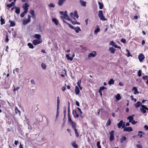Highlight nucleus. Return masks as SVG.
I'll return each instance as SVG.
<instances>
[{
    "mask_svg": "<svg viewBox=\"0 0 148 148\" xmlns=\"http://www.w3.org/2000/svg\"><path fill=\"white\" fill-rule=\"evenodd\" d=\"M60 14L63 16H61V18H62L64 19L65 20H67L71 21V23L73 24H76L75 21H72L68 17L67 14V12L66 11L65 12L61 11L60 12Z\"/></svg>",
    "mask_w": 148,
    "mask_h": 148,
    "instance_id": "f257e3e1",
    "label": "nucleus"
},
{
    "mask_svg": "<svg viewBox=\"0 0 148 148\" xmlns=\"http://www.w3.org/2000/svg\"><path fill=\"white\" fill-rule=\"evenodd\" d=\"M141 112L143 114H145L147 112L146 110H148V108L144 105H142L140 108Z\"/></svg>",
    "mask_w": 148,
    "mask_h": 148,
    "instance_id": "f03ea898",
    "label": "nucleus"
},
{
    "mask_svg": "<svg viewBox=\"0 0 148 148\" xmlns=\"http://www.w3.org/2000/svg\"><path fill=\"white\" fill-rule=\"evenodd\" d=\"M98 15L100 19L102 21L106 20L107 19H106L105 16L103 14V11L102 10H99L98 12Z\"/></svg>",
    "mask_w": 148,
    "mask_h": 148,
    "instance_id": "7ed1b4c3",
    "label": "nucleus"
},
{
    "mask_svg": "<svg viewBox=\"0 0 148 148\" xmlns=\"http://www.w3.org/2000/svg\"><path fill=\"white\" fill-rule=\"evenodd\" d=\"M29 4L27 2L25 3L22 5V7L24 10V11L28 12V7H29Z\"/></svg>",
    "mask_w": 148,
    "mask_h": 148,
    "instance_id": "20e7f679",
    "label": "nucleus"
},
{
    "mask_svg": "<svg viewBox=\"0 0 148 148\" xmlns=\"http://www.w3.org/2000/svg\"><path fill=\"white\" fill-rule=\"evenodd\" d=\"M122 128L124 129L123 131L126 132H131L132 131V129L131 127H125V126L123 125L122 127Z\"/></svg>",
    "mask_w": 148,
    "mask_h": 148,
    "instance_id": "39448f33",
    "label": "nucleus"
},
{
    "mask_svg": "<svg viewBox=\"0 0 148 148\" xmlns=\"http://www.w3.org/2000/svg\"><path fill=\"white\" fill-rule=\"evenodd\" d=\"M145 58V57L144 55L142 53H140L138 56L139 60L140 62H142Z\"/></svg>",
    "mask_w": 148,
    "mask_h": 148,
    "instance_id": "423d86ee",
    "label": "nucleus"
},
{
    "mask_svg": "<svg viewBox=\"0 0 148 148\" xmlns=\"http://www.w3.org/2000/svg\"><path fill=\"white\" fill-rule=\"evenodd\" d=\"M114 131L113 130H112L110 132V141L113 140L114 139Z\"/></svg>",
    "mask_w": 148,
    "mask_h": 148,
    "instance_id": "0eeeda50",
    "label": "nucleus"
},
{
    "mask_svg": "<svg viewBox=\"0 0 148 148\" xmlns=\"http://www.w3.org/2000/svg\"><path fill=\"white\" fill-rule=\"evenodd\" d=\"M125 122H124L123 120H121L117 124L118 127L120 128L121 127H122L123 125L125 126Z\"/></svg>",
    "mask_w": 148,
    "mask_h": 148,
    "instance_id": "6e6552de",
    "label": "nucleus"
},
{
    "mask_svg": "<svg viewBox=\"0 0 148 148\" xmlns=\"http://www.w3.org/2000/svg\"><path fill=\"white\" fill-rule=\"evenodd\" d=\"M41 42V41L38 40H34L32 41L33 44L35 45L39 44Z\"/></svg>",
    "mask_w": 148,
    "mask_h": 148,
    "instance_id": "1a4fd4ad",
    "label": "nucleus"
},
{
    "mask_svg": "<svg viewBox=\"0 0 148 148\" xmlns=\"http://www.w3.org/2000/svg\"><path fill=\"white\" fill-rule=\"evenodd\" d=\"M66 1V0H58L57 2V4L59 6H61Z\"/></svg>",
    "mask_w": 148,
    "mask_h": 148,
    "instance_id": "9d476101",
    "label": "nucleus"
},
{
    "mask_svg": "<svg viewBox=\"0 0 148 148\" xmlns=\"http://www.w3.org/2000/svg\"><path fill=\"white\" fill-rule=\"evenodd\" d=\"M96 54L95 51H93V52L90 53L88 55L89 58L94 57H95Z\"/></svg>",
    "mask_w": 148,
    "mask_h": 148,
    "instance_id": "9b49d317",
    "label": "nucleus"
},
{
    "mask_svg": "<svg viewBox=\"0 0 148 148\" xmlns=\"http://www.w3.org/2000/svg\"><path fill=\"white\" fill-rule=\"evenodd\" d=\"M79 2L82 6L83 7H86V2L82 0H80L79 1Z\"/></svg>",
    "mask_w": 148,
    "mask_h": 148,
    "instance_id": "f8f14e48",
    "label": "nucleus"
},
{
    "mask_svg": "<svg viewBox=\"0 0 148 148\" xmlns=\"http://www.w3.org/2000/svg\"><path fill=\"white\" fill-rule=\"evenodd\" d=\"M134 115L133 114L132 115L130 116L127 117V119L129 120V122H131L134 119Z\"/></svg>",
    "mask_w": 148,
    "mask_h": 148,
    "instance_id": "ddd939ff",
    "label": "nucleus"
},
{
    "mask_svg": "<svg viewBox=\"0 0 148 148\" xmlns=\"http://www.w3.org/2000/svg\"><path fill=\"white\" fill-rule=\"evenodd\" d=\"M75 93L76 95H78L79 94L80 92V90L79 87L77 86H75Z\"/></svg>",
    "mask_w": 148,
    "mask_h": 148,
    "instance_id": "4468645a",
    "label": "nucleus"
},
{
    "mask_svg": "<svg viewBox=\"0 0 148 148\" xmlns=\"http://www.w3.org/2000/svg\"><path fill=\"white\" fill-rule=\"evenodd\" d=\"M142 103L139 101H138L136 103L134 104V106L136 108H137L139 107L140 106L142 105Z\"/></svg>",
    "mask_w": 148,
    "mask_h": 148,
    "instance_id": "2eb2a0df",
    "label": "nucleus"
},
{
    "mask_svg": "<svg viewBox=\"0 0 148 148\" xmlns=\"http://www.w3.org/2000/svg\"><path fill=\"white\" fill-rule=\"evenodd\" d=\"M109 50L110 52L112 54L114 53L115 51V49L112 47H110Z\"/></svg>",
    "mask_w": 148,
    "mask_h": 148,
    "instance_id": "dca6fc26",
    "label": "nucleus"
},
{
    "mask_svg": "<svg viewBox=\"0 0 148 148\" xmlns=\"http://www.w3.org/2000/svg\"><path fill=\"white\" fill-rule=\"evenodd\" d=\"M15 8L16 9L15 10V12L17 14H19L20 12V8L16 7H15Z\"/></svg>",
    "mask_w": 148,
    "mask_h": 148,
    "instance_id": "f3484780",
    "label": "nucleus"
},
{
    "mask_svg": "<svg viewBox=\"0 0 148 148\" xmlns=\"http://www.w3.org/2000/svg\"><path fill=\"white\" fill-rule=\"evenodd\" d=\"M52 21L56 25H57L58 24V21L56 18H52Z\"/></svg>",
    "mask_w": 148,
    "mask_h": 148,
    "instance_id": "a211bd4d",
    "label": "nucleus"
},
{
    "mask_svg": "<svg viewBox=\"0 0 148 148\" xmlns=\"http://www.w3.org/2000/svg\"><path fill=\"white\" fill-rule=\"evenodd\" d=\"M15 1H14L12 2L10 4H7V6L8 7H9V8H10L12 6L14 5L15 3Z\"/></svg>",
    "mask_w": 148,
    "mask_h": 148,
    "instance_id": "6ab92c4d",
    "label": "nucleus"
},
{
    "mask_svg": "<svg viewBox=\"0 0 148 148\" xmlns=\"http://www.w3.org/2000/svg\"><path fill=\"white\" fill-rule=\"evenodd\" d=\"M110 44L113 46L114 47H117V45L115 42H114L113 41H111L110 42Z\"/></svg>",
    "mask_w": 148,
    "mask_h": 148,
    "instance_id": "aec40b11",
    "label": "nucleus"
},
{
    "mask_svg": "<svg viewBox=\"0 0 148 148\" xmlns=\"http://www.w3.org/2000/svg\"><path fill=\"white\" fill-rule=\"evenodd\" d=\"M71 124L72 125V127L74 129V130H77L76 128V124L74 122L71 123Z\"/></svg>",
    "mask_w": 148,
    "mask_h": 148,
    "instance_id": "412c9836",
    "label": "nucleus"
},
{
    "mask_svg": "<svg viewBox=\"0 0 148 148\" xmlns=\"http://www.w3.org/2000/svg\"><path fill=\"white\" fill-rule=\"evenodd\" d=\"M34 37L36 39L40 40L41 37V35L39 34H35Z\"/></svg>",
    "mask_w": 148,
    "mask_h": 148,
    "instance_id": "4be33fe9",
    "label": "nucleus"
},
{
    "mask_svg": "<svg viewBox=\"0 0 148 148\" xmlns=\"http://www.w3.org/2000/svg\"><path fill=\"white\" fill-rule=\"evenodd\" d=\"M30 22V21L27 19L23 21V24L24 25H25L28 24Z\"/></svg>",
    "mask_w": 148,
    "mask_h": 148,
    "instance_id": "5701e85b",
    "label": "nucleus"
},
{
    "mask_svg": "<svg viewBox=\"0 0 148 148\" xmlns=\"http://www.w3.org/2000/svg\"><path fill=\"white\" fill-rule=\"evenodd\" d=\"M68 121L70 123H72V122H73V121L71 118L70 113H69L68 114Z\"/></svg>",
    "mask_w": 148,
    "mask_h": 148,
    "instance_id": "b1692460",
    "label": "nucleus"
},
{
    "mask_svg": "<svg viewBox=\"0 0 148 148\" xmlns=\"http://www.w3.org/2000/svg\"><path fill=\"white\" fill-rule=\"evenodd\" d=\"M132 90L134 91V94H136L138 93V89L136 87H134L133 88Z\"/></svg>",
    "mask_w": 148,
    "mask_h": 148,
    "instance_id": "393cba45",
    "label": "nucleus"
},
{
    "mask_svg": "<svg viewBox=\"0 0 148 148\" xmlns=\"http://www.w3.org/2000/svg\"><path fill=\"white\" fill-rule=\"evenodd\" d=\"M126 140V137L124 136L122 137L120 141L121 143H123L124 141H125Z\"/></svg>",
    "mask_w": 148,
    "mask_h": 148,
    "instance_id": "a878e982",
    "label": "nucleus"
},
{
    "mask_svg": "<svg viewBox=\"0 0 148 148\" xmlns=\"http://www.w3.org/2000/svg\"><path fill=\"white\" fill-rule=\"evenodd\" d=\"M108 84L110 85H111V84H114V81L113 79H111L108 82Z\"/></svg>",
    "mask_w": 148,
    "mask_h": 148,
    "instance_id": "bb28decb",
    "label": "nucleus"
},
{
    "mask_svg": "<svg viewBox=\"0 0 148 148\" xmlns=\"http://www.w3.org/2000/svg\"><path fill=\"white\" fill-rule=\"evenodd\" d=\"M116 99L118 100H119L121 99V97L119 94L118 93L115 97Z\"/></svg>",
    "mask_w": 148,
    "mask_h": 148,
    "instance_id": "cd10ccee",
    "label": "nucleus"
},
{
    "mask_svg": "<svg viewBox=\"0 0 148 148\" xmlns=\"http://www.w3.org/2000/svg\"><path fill=\"white\" fill-rule=\"evenodd\" d=\"M73 29L75 30L76 33H78L79 31L81 30L80 28L79 27H75Z\"/></svg>",
    "mask_w": 148,
    "mask_h": 148,
    "instance_id": "c85d7f7f",
    "label": "nucleus"
},
{
    "mask_svg": "<svg viewBox=\"0 0 148 148\" xmlns=\"http://www.w3.org/2000/svg\"><path fill=\"white\" fill-rule=\"evenodd\" d=\"M1 19H0V21H1V25H2L3 24H4L5 23V21L4 19L2 18V16H1Z\"/></svg>",
    "mask_w": 148,
    "mask_h": 148,
    "instance_id": "c756f323",
    "label": "nucleus"
},
{
    "mask_svg": "<svg viewBox=\"0 0 148 148\" xmlns=\"http://www.w3.org/2000/svg\"><path fill=\"white\" fill-rule=\"evenodd\" d=\"M100 29L99 27L97 28L94 31V34L97 35L98 32L100 31Z\"/></svg>",
    "mask_w": 148,
    "mask_h": 148,
    "instance_id": "7c9ffc66",
    "label": "nucleus"
},
{
    "mask_svg": "<svg viewBox=\"0 0 148 148\" xmlns=\"http://www.w3.org/2000/svg\"><path fill=\"white\" fill-rule=\"evenodd\" d=\"M72 146L75 148H77L78 147V145L75 143V142H73L72 144Z\"/></svg>",
    "mask_w": 148,
    "mask_h": 148,
    "instance_id": "2f4dec72",
    "label": "nucleus"
},
{
    "mask_svg": "<svg viewBox=\"0 0 148 148\" xmlns=\"http://www.w3.org/2000/svg\"><path fill=\"white\" fill-rule=\"evenodd\" d=\"M15 112L16 114L18 113L19 114H20V111L18 110L17 107H15Z\"/></svg>",
    "mask_w": 148,
    "mask_h": 148,
    "instance_id": "473e14b6",
    "label": "nucleus"
},
{
    "mask_svg": "<svg viewBox=\"0 0 148 148\" xmlns=\"http://www.w3.org/2000/svg\"><path fill=\"white\" fill-rule=\"evenodd\" d=\"M98 3L99 6V8L100 9H102L103 8V4L102 3L99 2Z\"/></svg>",
    "mask_w": 148,
    "mask_h": 148,
    "instance_id": "72a5a7b5",
    "label": "nucleus"
},
{
    "mask_svg": "<svg viewBox=\"0 0 148 148\" xmlns=\"http://www.w3.org/2000/svg\"><path fill=\"white\" fill-rule=\"evenodd\" d=\"M9 22L10 23V26L13 27L15 25V23L14 21H11L10 20Z\"/></svg>",
    "mask_w": 148,
    "mask_h": 148,
    "instance_id": "f704fd0d",
    "label": "nucleus"
},
{
    "mask_svg": "<svg viewBox=\"0 0 148 148\" xmlns=\"http://www.w3.org/2000/svg\"><path fill=\"white\" fill-rule=\"evenodd\" d=\"M66 57L68 60L72 61L73 60V58L72 57H70L69 54L66 55Z\"/></svg>",
    "mask_w": 148,
    "mask_h": 148,
    "instance_id": "c9c22d12",
    "label": "nucleus"
},
{
    "mask_svg": "<svg viewBox=\"0 0 148 148\" xmlns=\"http://www.w3.org/2000/svg\"><path fill=\"white\" fill-rule=\"evenodd\" d=\"M41 67L43 69L45 70L46 69V65L45 64L42 63L41 64Z\"/></svg>",
    "mask_w": 148,
    "mask_h": 148,
    "instance_id": "e433bc0d",
    "label": "nucleus"
},
{
    "mask_svg": "<svg viewBox=\"0 0 148 148\" xmlns=\"http://www.w3.org/2000/svg\"><path fill=\"white\" fill-rule=\"evenodd\" d=\"M27 45L30 48L33 49L34 48L33 45L31 43H28L27 44Z\"/></svg>",
    "mask_w": 148,
    "mask_h": 148,
    "instance_id": "4c0bfd02",
    "label": "nucleus"
},
{
    "mask_svg": "<svg viewBox=\"0 0 148 148\" xmlns=\"http://www.w3.org/2000/svg\"><path fill=\"white\" fill-rule=\"evenodd\" d=\"M27 12L26 11L25 12V11H24L21 14V18L23 17L24 16L25 14H26Z\"/></svg>",
    "mask_w": 148,
    "mask_h": 148,
    "instance_id": "58836bf2",
    "label": "nucleus"
},
{
    "mask_svg": "<svg viewBox=\"0 0 148 148\" xmlns=\"http://www.w3.org/2000/svg\"><path fill=\"white\" fill-rule=\"evenodd\" d=\"M70 16L72 18H73V19L74 20H76L75 18V16L73 13L71 12L70 13Z\"/></svg>",
    "mask_w": 148,
    "mask_h": 148,
    "instance_id": "ea45409f",
    "label": "nucleus"
},
{
    "mask_svg": "<svg viewBox=\"0 0 148 148\" xmlns=\"http://www.w3.org/2000/svg\"><path fill=\"white\" fill-rule=\"evenodd\" d=\"M111 123V122L110 121V119H109L107 121V122L106 124V126L107 127Z\"/></svg>",
    "mask_w": 148,
    "mask_h": 148,
    "instance_id": "a19ab883",
    "label": "nucleus"
},
{
    "mask_svg": "<svg viewBox=\"0 0 148 148\" xmlns=\"http://www.w3.org/2000/svg\"><path fill=\"white\" fill-rule=\"evenodd\" d=\"M60 100L59 97H57V106H59Z\"/></svg>",
    "mask_w": 148,
    "mask_h": 148,
    "instance_id": "79ce46f5",
    "label": "nucleus"
},
{
    "mask_svg": "<svg viewBox=\"0 0 148 148\" xmlns=\"http://www.w3.org/2000/svg\"><path fill=\"white\" fill-rule=\"evenodd\" d=\"M72 114L74 116L77 114L76 110H73L72 111Z\"/></svg>",
    "mask_w": 148,
    "mask_h": 148,
    "instance_id": "37998d69",
    "label": "nucleus"
},
{
    "mask_svg": "<svg viewBox=\"0 0 148 148\" xmlns=\"http://www.w3.org/2000/svg\"><path fill=\"white\" fill-rule=\"evenodd\" d=\"M55 5L53 3H50L49 5V8H54L55 7Z\"/></svg>",
    "mask_w": 148,
    "mask_h": 148,
    "instance_id": "c03bdc74",
    "label": "nucleus"
},
{
    "mask_svg": "<svg viewBox=\"0 0 148 148\" xmlns=\"http://www.w3.org/2000/svg\"><path fill=\"white\" fill-rule=\"evenodd\" d=\"M97 146L98 148H101L100 145V142L99 141H98L97 142Z\"/></svg>",
    "mask_w": 148,
    "mask_h": 148,
    "instance_id": "a18cd8bd",
    "label": "nucleus"
},
{
    "mask_svg": "<svg viewBox=\"0 0 148 148\" xmlns=\"http://www.w3.org/2000/svg\"><path fill=\"white\" fill-rule=\"evenodd\" d=\"M76 136L77 137H78L79 136V134L78 133L77 130H74Z\"/></svg>",
    "mask_w": 148,
    "mask_h": 148,
    "instance_id": "49530a36",
    "label": "nucleus"
},
{
    "mask_svg": "<svg viewBox=\"0 0 148 148\" xmlns=\"http://www.w3.org/2000/svg\"><path fill=\"white\" fill-rule=\"evenodd\" d=\"M142 71L141 70H139L138 72V76L139 77H140L141 75Z\"/></svg>",
    "mask_w": 148,
    "mask_h": 148,
    "instance_id": "de8ad7c7",
    "label": "nucleus"
},
{
    "mask_svg": "<svg viewBox=\"0 0 148 148\" xmlns=\"http://www.w3.org/2000/svg\"><path fill=\"white\" fill-rule=\"evenodd\" d=\"M130 123L133 125H135L137 123V122L133 120Z\"/></svg>",
    "mask_w": 148,
    "mask_h": 148,
    "instance_id": "09e8293b",
    "label": "nucleus"
},
{
    "mask_svg": "<svg viewBox=\"0 0 148 148\" xmlns=\"http://www.w3.org/2000/svg\"><path fill=\"white\" fill-rule=\"evenodd\" d=\"M9 41V39L8 38V35H6V38L5 39V41L6 42H8Z\"/></svg>",
    "mask_w": 148,
    "mask_h": 148,
    "instance_id": "8fccbe9b",
    "label": "nucleus"
},
{
    "mask_svg": "<svg viewBox=\"0 0 148 148\" xmlns=\"http://www.w3.org/2000/svg\"><path fill=\"white\" fill-rule=\"evenodd\" d=\"M126 51H127V56L128 57H129L130 56H132L130 54V53L129 51H128V50L127 49L126 50Z\"/></svg>",
    "mask_w": 148,
    "mask_h": 148,
    "instance_id": "3c124183",
    "label": "nucleus"
},
{
    "mask_svg": "<svg viewBox=\"0 0 148 148\" xmlns=\"http://www.w3.org/2000/svg\"><path fill=\"white\" fill-rule=\"evenodd\" d=\"M29 13L32 15L34 14V10H30L29 12Z\"/></svg>",
    "mask_w": 148,
    "mask_h": 148,
    "instance_id": "603ef678",
    "label": "nucleus"
},
{
    "mask_svg": "<svg viewBox=\"0 0 148 148\" xmlns=\"http://www.w3.org/2000/svg\"><path fill=\"white\" fill-rule=\"evenodd\" d=\"M13 36L14 38H15L17 35V32L14 31L12 33Z\"/></svg>",
    "mask_w": 148,
    "mask_h": 148,
    "instance_id": "864d4df0",
    "label": "nucleus"
},
{
    "mask_svg": "<svg viewBox=\"0 0 148 148\" xmlns=\"http://www.w3.org/2000/svg\"><path fill=\"white\" fill-rule=\"evenodd\" d=\"M121 42L124 43H125L126 40L125 39L122 38L121 40Z\"/></svg>",
    "mask_w": 148,
    "mask_h": 148,
    "instance_id": "5fc2aeb1",
    "label": "nucleus"
},
{
    "mask_svg": "<svg viewBox=\"0 0 148 148\" xmlns=\"http://www.w3.org/2000/svg\"><path fill=\"white\" fill-rule=\"evenodd\" d=\"M106 89V88L104 86H102L100 87L99 90H102Z\"/></svg>",
    "mask_w": 148,
    "mask_h": 148,
    "instance_id": "6e6d98bb",
    "label": "nucleus"
},
{
    "mask_svg": "<svg viewBox=\"0 0 148 148\" xmlns=\"http://www.w3.org/2000/svg\"><path fill=\"white\" fill-rule=\"evenodd\" d=\"M148 78V76L146 75L143 76L142 77V78L144 80H146Z\"/></svg>",
    "mask_w": 148,
    "mask_h": 148,
    "instance_id": "4d7b16f0",
    "label": "nucleus"
},
{
    "mask_svg": "<svg viewBox=\"0 0 148 148\" xmlns=\"http://www.w3.org/2000/svg\"><path fill=\"white\" fill-rule=\"evenodd\" d=\"M64 115H66V108L65 106H64Z\"/></svg>",
    "mask_w": 148,
    "mask_h": 148,
    "instance_id": "13d9d810",
    "label": "nucleus"
},
{
    "mask_svg": "<svg viewBox=\"0 0 148 148\" xmlns=\"http://www.w3.org/2000/svg\"><path fill=\"white\" fill-rule=\"evenodd\" d=\"M20 87H17L16 88H14L13 89V91H15L16 90H18L19 89H20Z\"/></svg>",
    "mask_w": 148,
    "mask_h": 148,
    "instance_id": "bf43d9fd",
    "label": "nucleus"
},
{
    "mask_svg": "<svg viewBox=\"0 0 148 148\" xmlns=\"http://www.w3.org/2000/svg\"><path fill=\"white\" fill-rule=\"evenodd\" d=\"M69 25V26L71 29H73L75 27L73 26L71 24L69 23V24L68 25Z\"/></svg>",
    "mask_w": 148,
    "mask_h": 148,
    "instance_id": "052dcab7",
    "label": "nucleus"
},
{
    "mask_svg": "<svg viewBox=\"0 0 148 148\" xmlns=\"http://www.w3.org/2000/svg\"><path fill=\"white\" fill-rule=\"evenodd\" d=\"M70 103L69 102V101L68 102V113H70V108H69V105H70Z\"/></svg>",
    "mask_w": 148,
    "mask_h": 148,
    "instance_id": "680f3d73",
    "label": "nucleus"
},
{
    "mask_svg": "<svg viewBox=\"0 0 148 148\" xmlns=\"http://www.w3.org/2000/svg\"><path fill=\"white\" fill-rule=\"evenodd\" d=\"M77 109L79 111L80 114H83L82 112V111L81 109L79 108L78 107Z\"/></svg>",
    "mask_w": 148,
    "mask_h": 148,
    "instance_id": "e2e57ef3",
    "label": "nucleus"
},
{
    "mask_svg": "<svg viewBox=\"0 0 148 148\" xmlns=\"http://www.w3.org/2000/svg\"><path fill=\"white\" fill-rule=\"evenodd\" d=\"M59 106H57V114H59Z\"/></svg>",
    "mask_w": 148,
    "mask_h": 148,
    "instance_id": "0e129e2a",
    "label": "nucleus"
},
{
    "mask_svg": "<svg viewBox=\"0 0 148 148\" xmlns=\"http://www.w3.org/2000/svg\"><path fill=\"white\" fill-rule=\"evenodd\" d=\"M144 128L146 130H148V126L145 125L144 126Z\"/></svg>",
    "mask_w": 148,
    "mask_h": 148,
    "instance_id": "69168bd1",
    "label": "nucleus"
},
{
    "mask_svg": "<svg viewBox=\"0 0 148 148\" xmlns=\"http://www.w3.org/2000/svg\"><path fill=\"white\" fill-rule=\"evenodd\" d=\"M137 148H142V146L139 145H136Z\"/></svg>",
    "mask_w": 148,
    "mask_h": 148,
    "instance_id": "338daca9",
    "label": "nucleus"
},
{
    "mask_svg": "<svg viewBox=\"0 0 148 148\" xmlns=\"http://www.w3.org/2000/svg\"><path fill=\"white\" fill-rule=\"evenodd\" d=\"M81 83V81H78V82H77V84L79 86H80V84Z\"/></svg>",
    "mask_w": 148,
    "mask_h": 148,
    "instance_id": "774afa93",
    "label": "nucleus"
}]
</instances>
